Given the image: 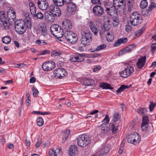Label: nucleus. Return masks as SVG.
Here are the masks:
<instances>
[{
    "label": "nucleus",
    "instance_id": "nucleus-1",
    "mask_svg": "<svg viewBox=\"0 0 156 156\" xmlns=\"http://www.w3.org/2000/svg\"><path fill=\"white\" fill-rule=\"evenodd\" d=\"M142 15L138 12H135L130 16L129 21L130 24L135 26L140 24L142 21Z\"/></svg>",
    "mask_w": 156,
    "mask_h": 156
},
{
    "label": "nucleus",
    "instance_id": "nucleus-2",
    "mask_svg": "<svg viewBox=\"0 0 156 156\" xmlns=\"http://www.w3.org/2000/svg\"><path fill=\"white\" fill-rule=\"evenodd\" d=\"M90 137L87 135L83 134L80 135L77 137V142L78 145L81 147H84L90 143Z\"/></svg>",
    "mask_w": 156,
    "mask_h": 156
},
{
    "label": "nucleus",
    "instance_id": "nucleus-3",
    "mask_svg": "<svg viewBox=\"0 0 156 156\" xmlns=\"http://www.w3.org/2000/svg\"><path fill=\"white\" fill-rule=\"evenodd\" d=\"M16 32L19 34H23L26 30V27L25 26V23L22 20H17L15 22L14 27Z\"/></svg>",
    "mask_w": 156,
    "mask_h": 156
},
{
    "label": "nucleus",
    "instance_id": "nucleus-4",
    "mask_svg": "<svg viewBox=\"0 0 156 156\" xmlns=\"http://www.w3.org/2000/svg\"><path fill=\"white\" fill-rule=\"evenodd\" d=\"M50 31L51 34L56 37H61L64 34L63 30L57 24L52 25L50 28Z\"/></svg>",
    "mask_w": 156,
    "mask_h": 156
},
{
    "label": "nucleus",
    "instance_id": "nucleus-5",
    "mask_svg": "<svg viewBox=\"0 0 156 156\" xmlns=\"http://www.w3.org/2000/svg\"><path fill=\"white\" fill-rule=\"evenodd\" d=\"M63 36L65 37L68 43L72 44L76 42L78 39L77 35L71 31H64Z\"/></svg>",
    "mask_w": 156,
    "mask_h": 156
},
{
    "label": "nucleus",
    "instance_id": "nucleus-6",
    "mask_svg": "<svg viewBox=\"0 0 156 156\" xmlns=\"http://www.w3.org/2000/svg\"><path fill=\"white\" fill-rule=\"evenodd\" d=\"M120 116L119 113L117 114L115 113L113 117V122H111L109 124V129L110 130H112L113 134L116 133L118 131V127L119 126V124L116 123V122L120 119Z\"/></svg>",
    "mask_w": 156,
    "mask_h": 156
},
{
    "label": "nucleus",
    "instance_id": "nucleus-7",
    "mask_svg": "<svg viewBox=\"0 0 156 156\" xmlns=\"http://www.w3.org/2000/svg\"><path fill=\"white\" fill-rule=\"evenodd\" d=\"M82 35L81 44L85 46L89 45L92 40V34L90 32L83 31L82 32Z\"/></svg>",
    "mask_w": 156,
    "mask_h": 156
},
{
    "label": "nucleus",
    "instance_id": "nucleus-8",
    "mask_svg": "<svg viewBox=\"0 0 156 156\" xmlns=\"http://www.w3.org/2000/svg\"><path fill=\"white\" fill-rule=\"evenodd\" d=\"M9 28V26L6 21L5 13L3 11L0 12V29L7 30Z\"/></svg>",
    "mask_w": 156,
    "mask_h": 156
},
{
    "label": "nucleus",
    "instance_id": "nucleus-9",
    "mask_svg": "<svg viewBox=\"0 0 156 156\" xmlns=\"http://www.w3.org/2000/svg\"><path fill=\"white\" fill-rule=\"evenodd\" d=\"M140 135L136 132L128 135L127 141L129 143L136 145L140 142Z\"/></svg>",
    "mask_w": 156,
    "mask_h": 156
},
{
    "label": "nucleus",
    "instance_id": "nucleus-10",
    "mask_svg": "<svg viewBox=\"0 0 156 156\" xmlns=\"http://www.w3.org/2000/svg\"><path fill=\"white\" fill-rule=\"evenodd\" d=\"M134 71L133 66H128L124 70L120 72V76L123 78H127Z\"/></svg>",
    "mask_w": 156,
    "mask_h": 156
},
{
    "label": "nucleus",
    "instance_id": "nucleus-11",
    "mask_svg": "<svg viewBox=\"0 0 156 156\" xmlns=\"http://www.w3.org/2000/svg\"><path fill=\"white\" fill-rule=\"evenodd\" d=\"M55 76L57 78L61 79L67 75L66 70L63 68H58L55 69L53 72Z\"/></svg>",
    "mask_w": 156,
    "mask_h": 156
},
{
    "label": "nucleus",
    "instance_id": "nucleus-12",
    "mask_svg": "<svg viewBox=\"0 0 156 156\" xmlns=\"http://www.w3.org/2000/svg\"><path fill=\"white\" fill-rule=\"evenodd\" d=\"M136 45L135 44L129 45L125 48L120 50L118 52V54L119 56H120L126 53H130L136 48Z\"/></svg>",
    "mask_w": 156,
    "mask_h": 156
},
{
    "label": "nucleus",
    "instance_id": "nucleus-13",
    "mask_svg": "<svg viewBox=\"0 0 156 156\" xmlns=\"http://www.w3.org/2000/svg\"><path fill=\"white\" fill-rule=\"evenodd\" d=\"M93 11L94 15L97 17L101 16L104 12L103 9L98 5H96L93 7Z\"/></svg>",
    "mask_w": 156,
    "mask_h": 156
},
{
    "label": "nucleus",
    "instance_id": "nucleus-14",
    "mask_svg": "<svg viewBox=\"0 0 156 156\" xmlns=\"http://www.w3.org/2000/svg\"><path fill=\"white\" fill-rule=\"evenodd\" d=\"M55 66V63L53 61L50 62H45L42 65V68L44 70L49 71L53 69Z\"/></svg>",
    "mask_w": 156,
    "mask_h": 156
},
{
    "label": "nucleus",
    "instance_id": "nucleus-15",
    "mask_svg": "<svg viewBox=\"0 0 156 156\" xmlns=\"http://www.w3.org/2000/svg\"><path fill=\"white\" fill-rule=\"evenodd\" d=\"M62 27L64 32L70 31L72 27V25L71 21L68 20H64L62 23Z\"/></svg>",
    "mask_w": 156,
    "mask_h": 156
},
{
    "label": "nucleus",
    "instance_id": "nucleus-16",
    "mask_svg": "<svg viewBox=\"0 0 156 156\" xmlns=\"http://www.w3.org/2000/svg\"><path fill=\"white\" fill-rule=\"evenodd\" d=\"M37 4L38 8L42 10H46L48 7V3L46 0H38Z\"/></svg>",
    "mask_w": 156,
    "mask_h": 156
},
{
    "label": "nucleus",
    "instance_id": "nucleus-17",
    "mask_svg": "<svg viewBox=\"0 0 156 156\" xmlns=\"http://www.w3.org/2000/svg\"><path fill=\"white\" fill-rule=\"evenodd\" d=\"M107 12L110 15L112 18L118 17L117 10L115 8V6L111 7L110 8L107 7L106 9Z\"/></svg>",
    "mask_w": 156,
    "mask_h": 156
},
{
    "label": "nucleus",
    "instance_id": "nucleus-18",
    "mask_svg": "<svg viewBox=\"0 0 156 156\" xmlns=\"http://www.w3.org/2000/svg\"><path fill=\"white\" fill-rule=\"evenodd\" d=\"M85 56V55L83 53L79 54L76 56L70 58V60L73 62H81L84 61Z\"/></svg>",
    "mask_w": 156,
    "mask_h": 156
},
{
    "label": "nucleus",
    "instance_id": "nucleus-19",
    "mask_svg": "<svg viewBox=\"0 0 156 156\" xmlns=\"http://www.w3.org/2000/svg\"><path fill=\"white\" fill-rule=\"evenodd\" d=\"M40 28L39 30L42 35L44 37L48 35V30L47 26L44 23H41L39 24Z\"/></svg>",
    "mask_w": 156,
    "mask_h": 156
},
{
    "label": "nucleus",
    "instance_id": "nucleus-20",
    "mask_svg": "<svg viewBox=\"0 0 156 156\" xmlns=\"http://www.w3.org/2000/svg\"><path fill=\"white\" fill-rule=\"evenodd\" d=\"M44 17L46 20L50 22H53L55 20V18L54 15L51 11H47L44 14Z\"/></svg>",
    "mask_w": 156,
    "mask_h": 156
},
{
    "label": "nucleus",
    "instance_id": "nucleus-21",
    "mask_svg": "<svg viewBox=\"0 0 156 156\" xmlns=\"http://www.w3.org/2000/svg\"><path fill=\"white\" fill-rule=\"evenodd\" d=\"M146 57L144 56L139 58L136 63L137 67L138 69H142L144 66L146 62Z\"/></svg>",
    "mask_w": 156,
    "mask_h": 156
},
{
    "label": "nucleus",
    "instance_id": "nucleus-22",
    "mask_svg": "<svg viewBox=\"0 0 156 156\" xmlns=\"http://www.w3.org/2000/svg\"><path fill=\"white\" fill-rule=\"evenodd\" d=\"M76 4L73 3H71L68 5L67 10L69 13L74 14L76 11Z\"/></svg>",
    "mask_w": 156,
    "mask_h": 156
},
{
    "label": "nucleus",
    "instance_id": "nucleus-23",
    "mask_svg": "<svg viewBox=\"0 0 156 156\" xmlns=\"http://www.w3.org/2000/svg\"><path fill=\"white\" fill-rule=\"evenodd\" d=\"M69 154L71 156H74L78 153L77 147L75 145H71L69 149Z\"/></svg>",
    "mask_w": 156,
    "mask_h": 156
},
{
    "label": "nucleus",
    "instance_id": "nucleus-24",
    "mask_svg": "<svg viewBox=\"0 0 156 156\" xmlns=\"http://www.w3.org/2000/svg\"><path fill=\"white\" fill-rule=\"evenodd\" d=\"M89 28L94 35H97L98 33V30L95 24L93 22L90 21L89 22Z\"/></svg>",
    "mask_w": 156,
    "mask_h": 156
},
{
    "label": "nucleus",
    "instance_id": "nucleus-25",
    "mask_svg": "<svg viewBox=\"0 0 156 156\" xmlns=\"http://www.w3.org/2000/svg\"><path fill=\"white\" fill-rule=\"evenodd\" d=\"M95 83V81L94 80L88 78H85L84 79L83 84L87 86H92Z\"/></svg>",
    "mask_w": 156,
    "mask_h": 156
},
{
    "label": "nucleus",
    "instance_id": "nucleus-26",
    "mask_svg": "<svg viewBox=\"0 0 156 156\" xmlns=\"http://www.w3.org/2000/svg\"><path fill=\"white\" fill-rule=\"evenodd\" d=\"M128 41L127 38H121L119 39L114 44L113 46L116 47L119 46L120 44L126 43Z\"/></svg>",
    "mask_w": 156,
    "mask_h": 156
},
{
    "label": "nucleus",
    "instance_id": "nucleus-27",
    "mask_svg": "<svg viewBox=\"0 0 156 156\" xmlns=\"http://www.w3.org/2000/svg\"><path fill=\"white\" fill-rule=\"evenodd\" d=\"M110 149L107 147H105L104 149L99 151V156H106L107 154L110 151Z\"/></svg>",
    "mask_w": 156,
    "mask_h": 156
},
{
    "label": "nucleus",
    "instance_id": "nucleus-28",
    "mask_svg": "<svg viewBox=\"0 0 156 156\" xmlns=\"http://www.w3.org/2000/svg\"><path fill=\"white\" fill-rule=\"evenodd\" d=\"M25 23V26L28 29L31 28L32 27V25L30 21V19L29 16L26 17L25 19L23 20Z\"/></svg>",
    "mask_w": 156,
    "mask_h": 156
},
{
    "label": "nucleus",
    "instance_id": "nucleus-29",
    "mask_svg": "<svg viewBox=\"0 0 156 156\" xmlns=\"http://www.w3.org/2000/svg\"><path fill=\"white\" fill-rule=\"evenodd\" d=\"M70 133V130L69 129H68L62 133L63 135H62V141L63 143H64L65 142L66 140L69 136Z\"/></svg>",
    "mask_w": 156,
    "mask_h": 156
},
{
    "label": "nucleus",
    "instance_id": "nucleus-30",
    "mask_svg": "<svg viewBox=\"0 0 156 156\" xmlns=\"http://www.w3.org/2000/svg\"><path fill=\"white\" fill-rule=\"evenodd\" d=\"M100 87L102 88L103 89H113L110 84L106 83H101L100 85Z\"/></svg>",
    "mask_w": 156,
    "mask_h": 156
},
{
    "label": "nucleus",
    "instance_id": "nucleus-31",
    "mask_svg": "<svg viewBox=\"0 0 156 156\" xmlns=\"http://www.w3.org/2000/svg\"><path fill=\"white\" fill-rule=\"evenodd\" d=\"M129 87L128 86L122 85L116 90V92L117 94H118L124 91L126 89H128Z\"/></svg>",
    "mask_w": 156,
    "mask_h": 156
},
{
    "label": "nucleus",
    "instance_id": "nucleus-32",
    "mask_svg": "<svg viewBox=\"0 0 156 156\" xmlns=\"http://www.w3.org/2000/svg\"><path fill=\"white\" fill-rule=\"evenodd\" d=\"M53 12H52L54 16L56 18L59 17L61 15V12L59 8L58 7Z\"/></svg>",
    "mask_w": 156,
    "mask_h": 156
},
{
    "label": "nucleus",
    "instance_id": "nucleus-33",
    "mask_svg": "<svg viewBox=\"0 0 156 156\" xmlns=\"http://www.w3.org/2000/svg\"><path fill=\"white\" fill-rule=\"evenodd\" d=\"M145 27L143 26L140 30H137L136 32L135 35L137 36V37H139L141 35L144 33L145 30Z\"/></svg>",
    "mask_w": 156,
    "mask_h": 156
},
{
    "label": "nucleus",
    "instance_id": "nucleus-34",
    "mask_svg": "<svg viewBox=\"0 0 156 156\" xmlns=\"http://www.w3.org/2000/svg\"><path fill=\"white\" fill-rule=\"evenodd\" d=\"M110 121V118L108 116L106 115L105 116V118L101 121V122L102 123V125L104 126L108 124Z\"/></svg>",
    "mask_w": 156,
    "mask_h": 156
},
{
    "label": "nucleus",
    "instance_id": "nucleus-35",
    "mask_svg": "<svg viewBox=\"0 0 156 156\" xmlns=\"http://www.w3.org/2000/svg\"><path fill=\"white\" fill-rule=\"evenodd\" d=\"M11 40V38L8 36H5L2 39V42L6 44H9Z\"/></svg>",
    "mask_w": 156,
    "mask_h": 156
},
{
    "label": "nucleus",
    "instance_id": "nucleus-36",
    "mask_svg": "<svg viewBox=\"0 0 156 156\" xmlns=\"http://www.w3.org/2000/svg\"><path fill=\"white\" fill-rule=\"evenodd\" d=\"M62 54V52L58 50H55L51 53V56H57Z\"/></svg>",
    "mask_w": 156,
    "mask_h": 156
},
{
    "label": "nucleus",
    "instance_id": "nucleus-37",
    "mask_svg": "<svg viewBox=\"0 0 156 156\" xmlns=\"http://www.w3.org/2000/svg\"><path fill=\"white\" fill-rule=\"evenodd\" d=\"M37 125L39 126H42L44 124V120L43 118L41 117H37Z\"/></svg>",
    "mask_w": 156,
    "mask_h": 156
},
{
    "label": "nucleus",
    "instance_id": "nucleus-38",
    "mask_svg": "<svg viewBox=\"0 0 156 156\" xmlns=\"http://www.w3.org/2000/svg\"><path fill=\"white\" fill-rule=\"evenodd\" d=\"M54 3L57 6H61L64 4V0H53Z\"/></svg>",
    "mask_w": 156,
    "mask_h": 156
},
{
    "label": "nucleus",
    "instance_id": "nucleus-39",
    "mask_svg": "<svg viewBox=\"0 0 156 156\" xmlns=\"http://www.w3.org/2000/svg\"><path fill=\"white\" fill-rule=\"evenodd\" d=\"M104 30L102 29V31L100 30L99 31V34L100 35H101L103 34L105 32V30H108L110 29V25L108 26L107 24H105L104 26Z\"/></svg>",
    "mask_w": 156,
    "mask_h": 156
},
{
    "label": "nucleus",
    "instance_id": "nucleus-40",
    "mask_svg": "<svg viewBox=\"0 0 156 156\" xmlns=\"http://www.w3.org/2000/svg\"><path fill=\"white\" fill-rule=\"evenodd\" d=\"M147 5L148 3L146 0H142L140 2V7L141 8L144 9L147 7Z\"/></svg>",
    "mask_w": 156,
    "mask_h": 156
},
{
    "label": "nucleus",
    "instance_id": "nucleus-41",
    "mask_svg": "<svg viewBox=\"0 0 156 156\" xmlns=\"http://www.w3.org/2000/svg\"><path fill=\"white\" fill-rule=\"evenodd\" d=\"M147 110L146 108H142L141 107L139 108L137 110V112L140 115H144L147 112Z\"/></svg>",
    "mask_w": 156,
    "mask_h": 156
},
{
    "label": "nucleus",
    "instance_id": "nucleus-42",
    "mask_svg": "<svg viewBox=\"0 0 156 156\" xmlns=\"http://www.w3.org/2000/svg\"><path fill=\"white\" fill-rule=\"evenodd\" d=\"M133 0H129L127 2V4L128 6V10L130 12L133 8Z\"/></svg>",
    "mask_w": 156,
    "mask_h": 156
},
{
    "label": "nucleus",
    "instance_id": "nucleus-43",
    "mask_svg": "<svg viewBox=\"0 0 156 156\" xmlns=\"http://www.w3.org/2000/svg\"><path fill=\"white\" fill-rule=\"evenodd\" d=\"M106 37L108 41H112L114 38V36L112 34H111L109 32H108Z\"/></svg>",
    "mask_w": 156,
    "mask_h": 156
},
{
    "label": "nucleus",
    "instance_id": "nucleus-44",
    "mask_svg": "<svg viewBox=\"0 0 156 156\" xmlns=\"http://www.w3.org/2000/svg\"><path fill=\"white\" fill-rule=\"evenodd\" d=\"M106 45L105 44H103L98 46L95 49V51H92L91 52H95V51L100 50L103 49L105 48L106 47Z\"/></svg>",
    "mask_w": 156,
    "mask_h": 156
},
{
    "label": "nucleus",
    "instance_id": "nucleus-45",
    "mask_svg": "<svg viewBox=\"0 0 156 156\" xmlns=\"http://www.w3.org/2000/svg\"><path fill=\"white\" fill-rule=\"evenodd\" d=\"M156 8V3L154 2H152L149 6L148 9L147 10L148 12Z\"/></svg>",
    "mask_w": 156,
    "mask_h": 156
},
{
    "label": "nucleus",
    "instance_id": "nucleus-46",
    "mask_svg": "<svg viewBox=\"0 0 156 156\" xmlns=\"http://www.w3.org/2000/svg\"><path fill=\"white\" fill-rule=\"evenodd\" d=\"M33 17H37L39 19H42L44 18V15L41 12H38Z\"/></svg>",
    "mask_w": 156,
    "mask_h": 156
},
{
    "label": "nucleus",
    "instance_id": "nucleus-47",
    "mask_svg": "<svg viewBox=\"0 0 156 156\" xmlns=\"http://www.w3.org/2000/svg\"><path fill=\"white\" fill-rule=\"evenodd\" d=\"M12 18H11L9 19H8V21L9 24L10 25L12 24L13 23H15L16 16V15H13Z\"/></svg>",
    "mask_w": 156,
    "mask_h": 156
},
{
    "label": "nucleus",
    "instance_id": "nucleus-48",
    "mask_svg": "<svg viewBox=\"0 0 156 156\" xmlns=\"http://www.w3.org/2000/svg\"><path fill=\"white\" fill-rule=\"evenodd\" d=\"M149 122V119L148 116H145L143 117L142 123L148 124Z\"/></svg>",
    "mask_w": 156,
    "mask_h": 156
},
{
    "label": "nucleus",
    "instance_id": "nucleus-49",
    "mask_svg": "<svg viewBox=\"0 0 156 156\" xmlns=\"http://www.w3.org/2000/svg\"><path fill=\"white\" fill-rule=\"evenodd\" d=\"M119 20L118 19V17H114L113 18V24L114 26L115 27H117L119 24Z\"/></svg>",
    "mask_w": 156,
    "mask_h": 156
},
{
    "label": "nucleus",
    "instance_id": "nucleus-50",
    "mask_svg": "<svg viewBox=\"0 0 156 156\" xmlns=\"http://www.w3.org/2000/svg\"><path fill=\"white\" fill-rule=\"evenodd\" d=\"M148 127V124L142 123L141 128L143 131H146Z\"/></svg>",
    "mask_w": 156,
    "mask_h": 156
},
{
    "label": "nucleus",
    "instance_id": "nucleus-51",
    "mask_svg": "<svg viewBox=\"0 0 156 156\" xmlns=\"http://www.w3.org/2000/svg\"><path fill=\"white\" fill-rule=\"evenodd\" d=\"M32 91L33 96L34 97H37L38 96L37 94L39 93V91L38 90L33 87Z\"/></svg>",
    "mask_w": 156,
    "mask_h": 156
},
{
    "label": "nucleus",
    "instance_id": "nucleus-52",
    "mask_svg": "<svg viewBox=\"0 0 156 156\" xmlns=\"http://www.w3.org/2000/svg\"><path fill=\"white\" fill-rule=\"evenodd\" d=\"M32 113L35 114H37V115H48L49 114V113L48 112H41L40 111H34L33 112H32Z\"/></svg>",
    "mask_w": 156,
    "mask_h": 156
},
{
    "label": "nucleus",
    "instance_id": "nucleus-53",
    "mask_svg": "<svg viewBox=\"0 0 156 156\" xmlns=\"http://www.w3.org/2000/svg\"><path fill=\"white\" fill-rule=\"evenodd\" d=\"M156 50V42L153 43L151 46V51L153 54H154Z\"/></svg>",
    "mask_w": 156,
    "mask_h": 156
},
{
    "label": "nucleus",
    "instance_id": "nucleus-54",
    "mask_svg": "<svg viewBox=\"0 0 156 156\" xmlns=\"http://www.w3.org/2000/svg\"><path fill=\"white\" fill-rule=\"evenodd\" d=\"M156 105V103H154L153 101H151V103L149 105L150 111L151 112Z\"/></svg>",
    "mask_w": 156,
    "mask_h": 156
},
{
    "label": "nucleus",
    "instance_id": "nucleus-55",
    "mask_svg": "<svg viewBox=\"0 0 156 156\" xmlns=\"http://www.w3.org/2000/svg\"><path fill=\"white\" fill-rule=\"evenodd\" d=\"M132 30V28L129 23L126 26L125 30L127 32H129Z\"/></svg>",
    "mask_w": 156,
    "mask_h": 156
},
{
    "label": "nucleus",
    "instance_id": "nucleus-56",
    "mask_svg": "<svg viewBox=\"0 0 156 156\" xmlns=\"http://www.w3.org/2000/svg\"><path fill=\"white\" fill-rule=\"evenodd\" d=\"M56 5L55 6L54 5H51L49 8V10H50V11L53 12L54 11L56 10V8L58 7Z\"/></svg>",
    "mask_w": 156,
    "mask_h": 156
},
{
    "label": "nucleus",
    "instance_id": "nucleus-57",
    "mask_svg": "<svg viewBox=\"0 0 156 156\" xmlns=\"http://www.w3.org/2000/svg\"><path fill=\"white\" fill-rule=\"evenodd\" d=\"M30 10L31 13L33 17L36 14V7L34 8H30Z\"/></svg>",
    "mask_w": 156,
    "mask_h": 156
},
{
    "label": "nucleus",
    "instance_id": "nucleus-58",
    "mask_svg": "<svg viewBox=\"0 0 156 156\" xmlns=\"http://www.w3.org/2000/svg\"><path fill=\"white\" fill-rule=\"evenodd\" d=\"M115 0H113V5H114V6H115V7L117 6L119 7L122 6H123V5L122 4H121L120 3H119V1H118L117 2V3L116 2H115ZM116 1H117V0H116Z\"/></svg>",
    "mask_w": 156,
    "mask_h": 156
},
{
    "label": "nucleus",
    "instance_id": "nucleus-59",
    "mask_svg": "<svg viewBox=\"0 0 156 156\" xmlns=\"http://www.w3.org/2000/svg\"><path fill=\"white\" fill-rule=\"evenodd\" d=\"M42 139L41 137L39 138L37 140V142L35 144V147L36 148H38L40 146V144L41 143Z\"/></svg>",
    "mask_w": 156,
    "mask_h": 156
},
{
    "label": "nucleus",
    "instance_id": "nucleus-60",
    "mask_svg": "<svg viewBox=\"0 0 156 156\" xmlns=\"http://www.w3.org/2000/svg\"><path fill=\"white\" fill-rule=\"evenodd\" d=\"M112 3L110 2L109 1H107L105 2L104 5L105 8H107V7L110 8L111 7Z\"/></svg>",
    "mask_w": 156,
    "mask_h": 156
},
{
    "label": "nucleus",
    "instance_id": "nucleus-61",
    "mask_svg": "<svg viewBox=\"0 0 156 156\" xmlns=\"http://www.w3.org/2000/svg\"><path fill=\"white\" fill-rule=\"evenodd\" d=\"M101 69V67L100 65L95 66L93 68V71L94 72H95Z\"/></svg>",
    "mask_w": 156,
    "mask_h": 156
},
{
    "label": "nucleus",
    "instance_id": "nucleus-62",
    "mask_svg": "<svg viewBox=\"0 0 156 156\" xmlns=\"http://www.w3.org/2000/svg\"><path fill=\"white\" fill-rule=\"evenodd\" d=\"M50 53V51L49 50L45 49L41 51L40 53L41 55H44L46 54H49Z\"/></svg>",
    "mask_w": 156,
    "mask_h": 156
},
{
    "label": "nucleus",
    "instance_id": "nucleus-63",
    "mask_svg": "<svg viewBox=\"0 0 156 156\" xmlns=\"http://www.w3.org/2000/svg\"><path fill=\"white\" fill-rule=\"evenodd\" d=\"M98 114H96L95 116L94 117V118H93V119H92V118H93L92 116H86V119H87L88 118H91L90 120L92 122H95L96 121V120H94V118H97L98 117Z\"/></svg>",
    "mask_w": 156,
    "mask_h": 156
},
{
    "label": "nucleus",
    "instance_id": "nucleus-64",
    "mask_svg": "<svg viewBox=\"0 0 156 156\" xmlns=\"http://www.w3.org/2000/svg\"><path fill=\"white\" fill-rule=\"evenodd\" d=\"M91 2L94 4H99L101 3L100 0H91Z\"/></svg>",
    "mask_w": 156,
    "mask_h": 156
}]
</instances>
